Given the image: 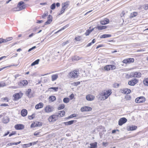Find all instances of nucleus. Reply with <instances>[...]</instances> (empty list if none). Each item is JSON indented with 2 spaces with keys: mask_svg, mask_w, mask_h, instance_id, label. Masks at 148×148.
Wrapping results in <instances>:
<instances>
[{
  "mask_svg": "<svg viewBox=\"0 0 148 148\" xmlns=\"http://www.w3.org/2000/svg\"><path fill=\"white\" fill-rule=\"evenodd\" d=\"M111 70H113L114 69H116V67L114 65H111Z\"/></svg>",
  "mask_w": 148,
  "mask_h": 148,
  "instance_id": "nucleus-61",
  "label": "nucleus"
},
{
  "mask_svg": "<svg viewBox=\"0 0 148 148\" xmlns=\"http://www.w3.org/2000/svg\"><path fill=\"white\" fill-rule=\"evenodd\" d=\"M65 114V112L64 111H60L58 113V116H63Z\"/></svg>",
  "mask_w": 148,
  "mask_h": 148,
  "instance_id": "nucleus-29",
  "label": "nucleus"
},
{
  "mask_svg": "<svg viewBox=\"0 0 148 148\" xmlns=\"http://www.w3.org/2000/svg\"><path fill=\"white\" fill-rule=\"evenodd\" d=\"M77 114H73L71 115L69 117V118H72L74 117H76L77 116Z\"/></svg>",
  "mask_w": 148,
  "mask_h": 148,
  "instance_id": "nucleus-43",
  "label": "nucleus"
},
{
  "mask_svg": "<svg viewBox=\"0 0 148 148\" xmlns=\"http://www.w3.org/2000/svg\"><path fill=\"white\" fill-rule=\"evenodd\" d=\"M6 84L5 83H0V87L5 86Z\"/></svg>",
  "mask_w": 148,
  "mask_h": 148,
  "instance_id": "nucleus-51",
  "label": "nucleus"
},
{
  "mask_svg": "<svg viewBox=\"0 0 148 148\" xmlns=\"http://www.w3.org/2000/svg\"><path fill=\"white\" fill-rule=\"evenodd\" d=\"M137 13L136 12H134L133 14L132 13V17L136 16L137 15Z\"/></svg>",
  "mask_w": 148,
  "mask_h": 148,
  "instance_id": "nucleus-55",
  "label": "nucleus"
},
{
  "mask_svg": "<svg viewBox=\"0 0 148 148\" xmlns=\"http://www.w3.org/2000/svg\"><path fill=\"white\" fill-rule=\"evenodd\" d=\"M93 44L91 42H90V43H89L86 46V47H88L90 46L91 45Z\"/></svg>",
  "mask_w": 148,
  "mask_h": 148,
  "instance_id": "nucleus-63",
  "label": "nucleus"
},
{
  "mask_svg": "<svg viewBox=\"0 0 148 148\" xmlns=\"http://www.w3.org/2000/svg\"><path fill=\"white\" fill-rule=\"evenodd\" d=\"M111 65H109L106 66L104 67V69L107 71H109L111 70Z\"/></svg>",
  "mask_w": 148,
  "mask_h": 148,
  "instance_id": "nucleus-28",
  "label": "nucleus"
},
{
  "mask_svg": "<svg viewBox=\"0 0 148 148\" xmlns=\"http://www.w3.org/2000/svg\"><path fill=\"white\" fill-rule=\"evenodd\" d=\"M138 80L136 79L133 78L129 81L128 84L131 86H134L138 82Z\"/></svg>",
  "mask_w": 148,
  "mask_h": 148,
  "instance_id": "nucleus-6",
  "label": "nucleus"
},
{
  "mask_svg": "<svg viewBox=\"0 0 148 148\" xmlns=\"http://www.w3.org/2000/svg\"><path fill=\"white\" fill-rule=\"evenodd\" d=\"M28 84V82L27 80H24L21 81L19 84L20 86L22 87L23 86H25Z\"/></svg>",
  "mask_w": 148,
  "mask_h": 148,
  "instance_id": "nucleus-16",
  "label": "nucleus"
},
{
  "mask_svg": "<svg viewBox=\"0 0 148 148\" xmlns=\"http://www.w3.org/2000/svg\"><path fill=\"white\" fill-rule=\"evenodd\" d=\"M5 66L4 67H2V68L0 69V71H1V70L5 69V68H7L8 67H10V66Z\"/></svg>",
  "mask_w": 148,
  "mask_h": 148,
  "instance_id": "nucleus-58",
  "label": "nucleus"
},
{
  "mask_svg": "<svg viewBox=\"0 0 148 148\" xmlns=\"http://www.w3.org/2000/svg\"><path fill=\"white\" fill-rule=\"evenodd\" d=\"M65 10V9H63V8H62L61 9V11H60V13H59L58 15H60L61 14H62L64 12Z\"/></svg>",
  "mask_w": 148,
  "mask_h": 148,
  "instance_id": "nucleus-49",
  "label": "nucleus"
},
{
  "mask_svg": "<svg viewBox=\"0 0 148 148\" xmlns=\"http://www.w3.org/2000/svg\"><path fill=\"white\" fill-rule=\"evenodd\" d=\"M74 95L73 94H71V95L70 96V98L71 99H73V98L74 97Z\"/></svg>",
  "mask_w": 148,
  "mask_h": 148,
  "instance_id": "nucleus-59",
  "label": "nucleus"
},
{
  "mask_svg": "<svg viewBox=\"0 0 148 148\" xmlns=\"http://www.w3.org/2000/svg\"><path fill=\"white\" fill-rule=\"evenodd\" d=\"M58 116V115H52L48 118V120L50 122H54L57 120Z\"/></svg>",
  "mask_w": 148,
  "mask_h": 148,
  "instance_id": "nucleus-5",
  "label": "nucleus"
},
{
  "mask_svg": "<svg viewBox=\"0 0 148 148\" xmlns=\"http://www.w3.org/2000/svg\"><path fill=\"white\" fill-rule=\"evenodd\" d=\"M131 90L128 88H125L123 89L122 90V93L125 94H128L130 93Z\"/></svg>",
  "mask_w": 148,
  "mask_h": 148,
  "instance_id": "nucleus-18",
  "label": "nucleus"
},
{
  "mask_svg": "<svg viewBox=\"0 0 148 148\" xmlns=\"http://www.w3.org/2000/svg\"><path fill=\"white\" fill-rule=\"evenodd\" d=\"M96 28L99 30H100L106 29L107 27L106 26L100 25L97 26Z\"/></svg>",
  "mask_w": 148,
  "mask_h": 148,
  "instance_id": "nucleus-26",
  "label": "nucleus"
},
{
  "mask_svg": "<svg viewBox=\"0 0 148 148\" xmlns=\"http://www.w3.org/2000/svg\"><path fill=\"white\" fill-rule=\"evenodd\" d=\"M35 123L37 127H39L42 126V123L41 122L36 121Z\"/></svg>",
  "mask_w": 148,
  "mask_h": 148,
  "instance_id": "nucleus-36",
  "label": "nucleus"
},
{
  "mask_svg": "<svg viewBox=\"0 0 148 148\" xmlns=\"http://www.w3.org/2000/svg\"><path fill=\"white\" fill-rule=\"evenodd\" d=\"M58 77V75L57 74L52 75L51 76V80L52 81H54Z\"/></svg>",
  "mask_w": 148,
  "mask_h": 148,
  "instance_id": "nucleus-22",
  "label": "nucleus"
},
{
  "mask_svg": "<svg viewBox=\"0 0 148 148\" xmlns=\"http://www.w3.org/2000/svg\"><path fill=\"white\" fill-rule=\"evenodd\" d=\"M143 82L145 85L148 86V78L145 79Z\"/></svg>",
  "mask_w": 148,
  "mask_h": 148,
  "instance_id": "nucleus-35",
  "label": "nucleus"
},
{
  "mask_svg": "<svg viewBox=\"0 0 148 148\" xmlns=\"http://www.w3.org/2000/svg\"><path fill=\"white\" fill-rule=\"evenodd\" d=\"M80 59L79 57L78 56H75L72 58V61H77Z\"/></svg>",
  "mask_w": 148,
  "mask_h": 148,
  "instance_id": "nucleus-33",
  "label": "nucleus"
},
{
  "mask_svg": "<svg viewBox=\"0 0 148 148\" xmlns=\"http://www.w3.org/2000/svg\"><path fill=\"white\" fill-rule=\"evenodd\" d=\"M39 59H37L36 60H35V61H34L32 63V64H31V66H33L35 65L38 64L39 63Z\"/></svg>",
  "mask_w": 148,
  "mask_h": 148,
  "instance_id": "nucleus-31",
  "label": "nucleus"
},
{
  "mask_svg": "<svg viewBox=\"0 0 148 148\" xmlns=\"http://www.w3.org/2000/svg\"><path fill=\"white\" fill-rule=\"evenodd\" d=\"M130 76L131 77H140L141 76V74L139 72H133L130 73Z\"/></svg>",
  "mask_w": 148,
  "mask_h": 148,
  "instance_id": "nucleus-3",
  "label": "nucleus"
},
{
  "mask_svg": "<svg viewBox=\"0 0 148 148\" xmlns=\"http://www.w3.org/2000/svg\"><path fill=\"white\" fill-rule=\"evenodd\" d=\"M69 43V42L68 41H67L65 42H63L62 44V46H64L66 44H68Z\"/></svg>",
  "mask_w": 148,
  "mask_h": 148,
  "instance_id": "nucleus-53",
  "label": "nucleus"
},
{
  "mask_svg": "<svg viewBox=\"0 0 148 148\" xmlns=\"http://www.w3.org/2000/svg\"><path fill=\"white\" fill-rule=\"evenodd\" d=\"M24 3L22 1H20V2H19V3L17 5V6H18V7L20 8L22 5H24Z\"/></svg>",
  "mask_w": 148,
  "mask_h": 148,
  "instance_id": "nucleus-37",
  "label": "nucleus"
},
{
  "mask_svg": "<svg viewBox=\"0 0 148 148\" xmlns=\"http://www.w3.org/2000/svg\"><path fill=\"white\" fill-rule=\"evenodd\" d=\"M1 106H8V105L6 103H3L1 105Z\"/></svg>",
  "mask_w": 148,
  "mask_h": 148,
  "instance_id": "nucleus-64",
  "label": "nucleus"
},
{
  "mask_svg": "<svg viewBox=\"0 0 148 148\" xmlns=\"http://www.w3.org/2000/svg\"><path fill=\"white\" fill-rule=\"evenodd\" d=\"M65 107V106L64 104L60 105L58 108V110H61L63 109Z\"/></svg>",
  "mask_w": 148,
  "mask_h": 148,
  "instance_id": "nucleus-41",
  "label": "nucleus"
},
{
  "mask_svg": "<svg viewBox=\"0 0 148 148\" xmlns=\"http://www.w3.org/2000/svg\"><path fill=\"white\" fill-rule=\"evenodd\" d=\"M90 145L91 146L90 147V148H97V142L91 143L90 144Z\"/></svg>",
  "mask_w": 148,
  "mask_h": 148,
  "instance_id": "nucleus-23",
  "label": "nucleus"
},
{
  "mask_svg": "<svg viewBox=\"0 0 148 148\" xmlns=\"http://www.w3.org/2000/svg\"><path fill=\"white\" fill-rule=\"evenodd\" d=\"M109 23V20L108 18H105L104 20L100 21V23L101 25H104L108 24Z\"/></svg>",
  "mask_w": 148,
  "mask_h": 148,
  "instance_id": "nucleus-17",
  "label": "nucleus"
},
{
  "mask_svg": "<svg viewBox=\"0 0 148 148\" xmlns=\"http://www.w3.org/2000/svg\"><path fill=\"white\" fill-rule=\"evenodd\" d=\"M43 106V104L42 103H40L36 105L35 108L36 109H38L42 108Z\"/></svg>",
  "mask_w": 148,
  "mask_h": 148,
  "instance_id": "nucleus-20",
  "label": "nucleus"
},
{
  "mask_svg": "<svg viewBox=\"0 0 148 148\" xmlns=\"http://www.w3.org/2000/svg\"><path fill=\"white\" fill-rule=\"evenodd\" d=\"M48 14V12H45L43 14L42 16V17L44 18L45 17L47 16Z\"/></svg>",
  "mask_w": 148,
  "mask_h": 148,
  "instance_id": "nucleus-46",
  "label": "nucleus"
},
{
  "mask_svg": "<svg viewBox=\"0 0 148 148\" xmlns=\"http://www.w3.org/2000/svg\"><path fill=\"white\" fill-rule=\"evenodd\" d=\"M92 108L90 107L85 106L82 107L81 109L82 112L89 111L91 110Z\"/></svg>",
  "mask_w": 148,
  "mask_h": 148,
  "instance_id": "nucleus-10",
  "label": "nucleus"
},
{
  "mask_svg": "<svg viewBox=\"0 0 148 148\" xmlns=\"http://www.w3.org/2000/svg\"><path fill=\"white\" fill-rule=\"evenodd\" d=\"M32 146L31 143H29L27 144H25L23 145V148L28 147Z\"/></svg>",
  "mask_w": 148,
  "mask_h": 148,
  "instance_id": "nucleus-38",
  "label": "nucleus"
},
{
  "mask_svg": "<svg viewBox=\"0 0 148 148\" xmlns=\"http://www.w3.org/2000/svg\"><path fill=\"white\" fill-rule=\"evenodd\" d=\"M86 98L87 100L92 101L94 99L95 97L90 95H88L86 96Z\"/></svg>",
  "mask_w": 148,
  "mask_h": 148,
  "instance_id": "nucleus-15",
  "label": "nucleus"
},
{
  "mask_svg": "<svg viewBox=\"0 0 148 148\" xmlns=\"http://www.w3.org/2000/svg\"><path fill=\"white\" fill-rule=\"evenodd\" d=\"M54 109V108L53 106L48 105L45 108V111L47 113H49L52 112Z\"/></svg>",
  "mask_w": 148,
  "mask_h": 148,
  "instance_id": "nucleus-7",
  "label": "nucleus"
},
{
  "mask_svg": "<svg viewBox=\"0 0 148 148\" xmlns=\"http://www.w3.org/2000/svg\"><path fill=\"white\" fill-rule=\"evenodd\" d=\"M127 121V120L125 118L123 117L121 118L119 120V125L121 126L125 123Z\"/></svg>",
  "mask_w": 148,
  "mask_h": 148,
  "instance_id": "nucleus-9",
  "label": "nucleus"
},
{
  "mask_svg": "<svg viewBox=\"0 0 148 148\" xmlns=\"http://www.w3.org/2000/svg\"><path fill=\"white\" fill-rule=\"evenodd\" d=\"M128 59L129 63H130L131 62H134V60L133 58H128Z\"/></svg>",
  "mask_w": 148,
  "mask_h": 148,
  "instance_id": "nucleus-50",
  "label": "nucleus"
},
{
  "mask_svg": "<svg viewBox=\"0 0 148 148\" xmlns=\"http://www.w3.org/2000/svg\"><path fill=\"white\" fill-rule=\"evenodd\" d=\"M52 17L51 15H49L48 16L47 20L45 23V25L50 24L52 21Z\"/></svg>",
  "mask_w": 148,
  "mask_h": 148,
  "instance_id": "nucleus-14",
  "label": "nucleus"
},
{
  "mask_svg": "<svg viewBox=\"0 0 148 148\" xmlns=\"http://www.w3.org/2000/svg\"><path fill=\"white\" fill-rule=\"evenodd\" d=\"M111 36V35L110 34H103L102 35L100 36V38H109Z\"/></svg>",
  "mask_w": 148,
  "mask_h": 148,
  "instance_id": "nucleus-27",
  "label": "nucleus"
},
{
  "mask_svg": "<svg viewBox=\"0 0 148 148\" xmlns=\"http://www.w3.org/2000/svg\"><path fill=\"white\" fill-rule=\"evenodd\" d=\"M12 37L7 38L6 39H2V40H3V41H2L3 42H5L10 40H12Z\"/></svg>",
  "mask_w": 148,
  "mask_h": 148,
  "instance_id": "nucleus-34",
  "label": "nucleus"
},
{
  "mask_svg": "<svg viewBox=\"0 0 148 148\" xmlns=\"http://www.w3.org/2000/svg\"><path fill=\"white\" fill-rule=\"evenodd\" d=\"M145 101V98L143 97H140L136 98L135 100V101L137 103H143Z\"/></svg>",
  "mask_w": 148,
  "mask_h": 148,
  "instance_id": "nucleus-8",
  "label": "nucleus"
},
{
  "mask_svg": "<svg viewBox=\"0 0 148 148\" xmlns=\"http://www.w3.org/2000/svg\"><path fill=\"white\" fill-rule=\"evenodd\" d=\"M25 8L26 6L25 5H23L20 8H18V6H17V7L14 8L12 10L14 11H19L23 9H25Z\"/></svg>",
  "mask_w": 148,
  "mask_h": 148,
  "instance_id": "nucleus-13",
  "label": "nucleus"
},
{
  "mask_svg": "<svg viewBox=\"0 0 148 148\" xmlns=\"http://www.w3.org/2000/svg\"><path fill=\"white\" fill-rule=\"evenodd\" d=\"M23 94L21 92L17 93L13 95L14 100H17L21 98L23 96Z\"/></svg>",
  "mask_w": 148,
  "mask_h": 148,
  "instance_id": "nucleus-4",
  "label": "nucleus"
},
{
  "mask_svg": "<svg viewBox=\"0 0 148 148\" xmlns=\"http://www.w3.org/2000/svg\"><path fill=\"white\" fill-rule=\"evenodd\" d=\"M111 93V90H109L106 91V92H103L100 93V94L99 95V97H100L101 96V100H104L107 99Z\"/></svg>",
  "mask_w": 148,
  "mask_h": 148,
  "instance_id": "nucleus-1",
  "label": "nucleus"
},
{
  "mask_svg": "<svg viewBox=\"0 0 148 148\" xmlns=\"http://www.w3.org/2000/svg\"><path fill=\"white\" fill-rule=\"evenodd\" d=\"M21 141H19L17 143H10V145H17L21 143Z\"/></svg>",
  "mask_w": 148,
  "mask_h": 148,
  "instance_id": "nucleus-52",
  "label": "nucleus"
},
{
  "mask_svg": "<svg viewBox=\"0 0 148 148\" xmlns=\"http://www.w3.org/2000/svg\"><path fill=\"white\" fill-rule=\"evenodd\" d=\"M36 48V47L35 46H34L32 47L31 48L29 49L28 51V52H29L32 50L33 49H35Z\"/></svg>",
  "mask_w": 148,
  "mask_h": 148,
  "instance_id": "nucleus-56",
  "label": "nucleus"
},
{
  "mask_svg": "<svg viewBox=\"0 0 148 148\" xmlns=\"http://www.w3.org/2000/svg\"><path fill=\"white\" fill-rule=\"evenodd\" d=\"M36 124L35 123V122L32 123L31 125V127H37L36 125Z\"/></svg>",
  "mask_w": 148,
  "mask_h": 148,
  "instance_id": "nucleus-54",
  "label": "nucleus"
},
{
  "mask_svg": "<svg viewBox=\"0 0 148 148\" xmlns=\"http://www.w3.org/2000/svg\"><path fill=\"white\" fill-rule=\"evenodd\" d=\"M24 125L21 124H18L15 125V128L17 130H21L24 129Z\"/></svg>",
  "mask_w": 148,
  "mask_h": 148,
  "instance_id": "nucleus-12",
  "label": "nucleus"
},
{
  "mask_svg": "<svg viewBox=\"0 0 148 148\" xmlns=\"http://www.w3.org/2000/svg\"><path fill=\"white\" fill-rule=\"evenodd\" d=\"M68 26H69L68 25H66L65 26H64L63 27H62L58 31L56 32L55 33H57L63 30L64 29H65L66 28L68 27Z\"/></svg>",
  "mask_w": 148,
  "mask_h": 148,
  "instance_id": "nucleus-32",
  "label": "nucleus"
},
{
  "mask_svg": "<svg viewBox=\"0 0 148 148\" xmlns=\"http://www.w3.org/2000/svg\"><path fill=\"white\" fill-rule=\"evenodd\" d=\"M53 89L55 91H57L58 90V87H51V88H49V89Z\"/></svg>",
  "mask_w": 148,
  "mask_h": 148,
  "instance_id": "nucleus-47",
  "label": "nucleus"
},
{
  "mask_svg": "<svg viewBox=\"0 0 148 148\" xmlns=\"http://www.w3.org/2000/svg\"><path fill=\"white\" fill-rule=\"evenodd\" d=\"M137 128V126L132 125V126L128 127L127 129L128 130L132 131L136 130Z\"/></svg>",
  "mask_w": 148,
  "mask_h": 148,
  "instance_id": "nucleus-21",
  "label": "nucleus"
},
{
  "mask_svg": "<svg viewBox=\"0 0 148 148\" xmlns=\"http://www.w3.org/2000/svg\"><path fill=\"white\" fill-rule=\"evenodd\" d=\"M81 37L80 36L76 37L75 38V40L76 41H80L81 40Z\"/></svg>",
  "mask_w": 148,
  "mask_h": 148,
  "instance_id": "nucleus-48",
  "label": "nucleus"
},
{
  "mask_svg": "<svg viewBox=\"0 0 148 148\" xmlns=\"http://www.w3.org/2000/svg\"><path fill=\"white\" fill-rule=\"evenodd\" d=\"M56 8V4L55 3H53L50 6V8L52 10H54Z\"/></svg>",
  "mask_w": 148,
  "mask_h": 148,
  "instance_id": "nucleus-40",
  "label": "nucleus"
},
{
  "mask_svg": "<svg viewBox=\"0 0 148 148\" xmlns=\"http://www.w3.org/2000/svg\"><path fill=\"white\" fill-rule=\"evenodd\" d=\"M28 118L30 120H31L34 118L33 115H32L31 116H28Z\"/></svg>",
  "mask_w": 148,
  "mask_h": 148,
  "instance_id": "nucleus-57",
  "label": "nucleus"
},
{
  "mask_svg": "<svg viewBox=\"0 0 148 148\" xmlns=\"http://www.w3.org/2000/svg\"><path fill=\"white\" fill-rule=\"evenodd\" d=\"M122 62L123 63H125V64H127L129 63V62L128 61V59H126L124 60Z\"/></svg>",
  "mask_w": 148,
  "mask_h": 148,
  "instance_id": "nucleus-42",
  "label": "nucleus"
},
{
  "mask_svg": "<svg viewBox=\"0 0 148 148\" xmlns=\"http://www.w3.org/2000/svg\"><path fill=\"white\" fill-rule=\"evenodd\" d=\"M79 72L78 71H73L71 72L69 74V76L71 78H75L77 77L78 76Z\"/></svg>",
  "mask_w": 148,
  "mask_h": 148,
  "instance_id": "nucleus-2",
  "label": "nucleus"
},
{
  "mask_svg": "<svg viewBox=\"0 0 148 148\" xmlns=\"http://www.w3.org/2000/svg\"><path fill=\"white\" fill-rule=\"evenodd\" d=\"M80 84V82H73V85L75 86H77L78 84Z\"/></svg>",
  "mask_w": 148,
  "mask_h": 148,
  "instance_id": "nucleus-45",
  "label": "nucleus"
},
{
  "mask_svg": "<svg viewBox=\"0 0 148 148\" xmlns=\"http://www.w3.org/2000/svg\"><path fill=\"white\" fill-rule=\"evenodd\" d=\"M27 114V111L25 109L22 110L21 112V114L22 116H25Z\"/></svg>",
  "mask_w": 148,
  "mask_h": 148,
  "instance_id": "nucleus-19",
  "label": "nucleus"
},
{
  "mask_svg": "<svg viewBox=\"0 0 148 148\" xmlns=\"http://www.w3.org/2000/svg\"><path fill=\"white\" fill-rule=\"evenodd\" d=\"M69 1H67L65 2H64L62 3V8L63 9H65V10L67 8L69 7Z\"/></svg>",
  "mask_w": 148,
  "mask_h": 148,
  "instance_id": "nucleus-11",
  "label": "nucleus"
},
{
  "mask_svg": "<svg viewBox=\"0 0 148 148\" xmlns=\"http://www.w3.org/2000/svg\"><path fill=\"white\" fill-rule=\"evenodd\" d=\"M49 101L52 102L56 100V98L55 96H51L49 97Z\"/></svg>",
  "mask_w": 148,
  "mask_h": 148,
  "instance_id": "nucleus-24",
  "label": "nucleus"
},
{
  "mask_svg": "<svg viewBox=\"0 0 148 148\" xmlns=\"http://www.w3.org/2000/svg\"><path fill=\"white\" fill-rule=\"evenodd\" d=\"M74 121H75L74 120H71L68 122H64L63 123L66 125H70L73 124Z\"/></svg>",
  "mask_w": 148,
  "mask_h": 148,
  "instance_id": "nucleus-25",
  "label": "nucleus"
},
{
  "mask_svg": "<svg viewBox=\"0 0 148 148\" xmlns=\"http://www.w3.org/2000/svg\"><path fill=\"white\" fill-rule=\"evenodd\" d=\"M94 29L93 28L91 29H87L85 32V34L86 36H88L90 34V33L92 31H93Z\"/></svg>",
  "mask_w": 148,
  "mask_h": 148,
  "instance_id": "nucleus-30",
  "label": "nucleus"
},
{
  "mask_svg": "<svg viewBox=\"0 0 148 148\" xmlns=\"http://www.w3.org/2000/svg\"><path fill=\"white\" fill-rule=\"evenodd\" d=\"M69 100V99L68 98H64L63 100V102L66 103H68Z\"/></svg>",
  "mask_w": 148,
  "mask_h": 148,
  "instance_id": "nucleus-39",
  "label": "nucleus"
},
{
  "mask_svg": "<svg viewBox=\"0 0 148 148\" xmlns=\"http://www.w3.org/2000/svg\"><path fill=\"white\" fill-rule=\"evenodd\" d=\"M31 91V90L30 88H29L27 90L26 92L27 95L29 96V95Z\"/></svg>",
  "mask_w": 148,
  "mask_h": 148,
  "instance_id": "nucleus-44",
  "label": "nucleus"
},
{
  "mask_svg": "<svg viewBox=\"0 0 148 148\" xmlns=\"http://www.w3.org/2000/svg\"><path fill=\"white\" fill-rule=\"evenodd\" d=\"M102 145L103 146L106 147L108 145V144L107 143L103 142Z\"/></svg>",
  "mask_w": 148,
  "mask_h": 148,
  "instance_id": "nucleus-62",
  "label": "nucleus"
},
{
  "mask_svg": "<svg viewBox=\"0 0 148 148\" xmlns=\"http://www.w3.org/2000/svg\"><path fill=\"white\" fill-rule=\"evenodd\" d=\"M40 133V132H36L34 133V136H37L39 135Z\"/></svg>",
  "mask_w": 148,
  "mask_h": 148,
  "instance_id": "nucleus-60",
  "label": "nucleus"
}]
</instances>
